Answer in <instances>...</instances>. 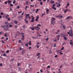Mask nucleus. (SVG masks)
Returning <instances> with one entry per match:
<instances>
[{
	"label": "nucleus",
	"mask_w": 73,
	"mask_h": 73,
	"mask_svg": "<svg viewBox=\"0 0 73 73\" xmlns=\"http://www.w3.org/2000/svg\"><path fill=\"white\" fill-rule=\"evenodd\" d=\"M5 24H6V25H4V26L2 25L1 27H3V28H4V30H6V31H8V29L7 30V29H5V28L4 27H7V28H9V26H8V25H9V23H8L7 22H6L5 23Z\"/></svg>",
	"instance_id": "1"
},
{
	"label": "nucleus",
	"mask_w": 73,
	"mask_h": 73,
	"mask_svg": "<svg viewBox=\"0 0 73 73\" xmlns=\"http://www.w3.org/2000/svg\"><path fill=\"white\" fill-rule=\"evenodd\" d=\"M54 20H56V19L54 18H52V19H51V24L52 25H54V24H53V21H54Z\"/></svg>",
	"instance_id": "2"
},
{
	"label": "nucleus",
	"mask_w": 73,
	"mask_h": 73,
	"mask_svg": "<svg viewBox=\"0 0 73 73\" xmlns=\"http://www.w3.org/2000/svg\"><path fill=\"white\" fill-rule=\"evenodd\" d=\"M39 19V17H36V19H35V21H38V20Z\"/></svg>",
	"instance_id": "3"
},
{
	"label": "nucleus",
	"mask_w": 73,
	"mask_h": 73,
	"mask_svg": "<svg viewBox=\"0 0 73 73\" xmlns=\"http://www.w3.org/2000/svg\"><path fill=\"white\" fill-rule=\"evenodd\" d=\"M72 19V16H69V17H68L67 18H66V19Z\"/></svg>",
	"instance_id": "4"
},
{
	"label": "nucleus",
	"mask_w": 73,
	"mask_h": 73,
	"mask_svg": "<svg viewBox=\"0 0 73 73\" xmlns=\"http://www.w3.org/2000/svg\"><path fill=\"white\" fill-rule=\"evenodd\" d=\"M21 35H22V37L23 38H24V33H21Z\"/></svg>",
	"instance_id": "5"
},
{
	"label": "nucleus",
	"mask_w": 73,
	"mask_h": 73,
	"mask_svg": "<svg viewBox=\"0 0 73 73\" xmlns=\"http://www.w3.org/2000/svg\"><path fill=\"white\" fill-rule=\"evenodd\" d=\"M72 37L73 36V33H71L69 35V37L70 36Z\"/></svg>",
	"instance_id": "6"
},
{
	"label": "nucleus",
	"mask_w": 73,
	"mask_h": 73,
	"mask_svg": "<svg viewBox=\"0 0 73 73\" xmlns=\"http://www.w3.org/2000/svg\"><path fill=\"white\" fill-rule=\"evenodd\" d=\"M63 28V29H66V28L65 27V25H62Z\"/></svg>",
	"instance_id": "7"
},
{
	"label": "nucleus",
	"mask_w": 73,
	"mask_h": 73,
	"mask_svg": "<svg viewBox=\"0 0 73 73\" xmlns=\"http://www.w3.org/2000/svg\"><path fill=\"white\" fill-rule=\"evenodd\" d=\"M8 5H9L10 4V3H12V2L10 1H8Z\"/></svg>",
	"instance_id": "8"
},
{
	"label": "nucleus",
	"mask_w": 73,
	"mask_h": 73,
	"mask_svg": "<svg viewBox=\"0 0 73 73\" xmlns=\"http://www.w3.org/2000/svg\"><path fill=\"white\" fill-rule=\"evenodd\" d=\"M27 19L24 20L25 21L26 23H28V21H27Z\"/></svg>",
	"instance_id": "9"
},
{
	"label": "nucleus",
	"mask_w": 73,
	"mask_h": 73,
	"mask_svg": "<svg viewBox=\"0 0 73 73\" xmlns=\"http://www.w3.org/2000/svg\"><path fill=\"white\" fill-rule=\"evenodd\" d=\"M50 2L51 4H54V1H53L52 0L50 1Z\"/></svg>",
	"instance_id": "10"
},
{
	"label": "nucleus",
	"mask_w": 73,
	"mask_h": 73,
	"mask_svg": "<svg viewBox=\"0 0 73 73\" xmlns=\"http://www.w3.org/2000/svg\"><path fill=\"white\" fill-rule=\"evenodd\" d=\"M9 15H8V14L6 16V18L7 19H8V17H9Z\"/></svg>",
	"instance_id": "11"
},
{
	"label": "nucleus",
	"mask_w": 73,
	"mask_h": 73,
	"mask_svg": "<svg viewBox=\"0 0 73 73\" xmlns=\"http://www.w3.org/2000/svg\"><path fill=\"white\" fill-rule=\"evenodd\" d=\"M63 37H64V40H67V39L66 38V37H65V35H64L63 36Z\"/></svg>",
	"instance_id": "12"
},
{
	"label": "nucleus",
	"mask_w": 73,
	"mask_h": 73,
	"mask_svg": "<svg viewBox=\"0 0 73 73\" xmlns=\"http://www.w3.org/2000/svg\"><path fill=\"white\" fill-rule=\"evenodd\" d=\"M61 6V5L60 3L58 4V5H57V7H60Z\"/></svg>",
	"instance_id": "13"
},
{
	"label": "nucleus",
	"mask_w": 73,
	"mask_h": 73,
	"mask_svg": "<svg viewBox=\"0 0 73 73\" xmlns=\"http://www.w3.org/2000/svg\"><path fill=\"white\" fill-rule=\"evenodd\" d=\"M69 11V9H66L65 10L64 12V13H66V11Z\"/></svg>",
	"instance_id": "14"
},
{
	"label": "nucleus",
	"mask_w": 73,
	"mask_h": 73,
	"mask_svg": "<svg viewBox=\"0 0 73 73\" xmlns=\"http://www.w3.org/2000/svg\"><path fill=\"white\" fill-rule=\"evenodd\" d=\"M14 23H15V24H17V23H18V21H14Z\"/></svg>",
	"instance_id": "15"
},
{
	"label": "nucleus",
	"mask_w": 73,
	"mask_h": 73,
	"mask_svg": "<svg viewBox=\"0 0 73 73\" xmlns=\"http://www.w3.org/2000/svg\"><path fill=\"white\" fill-rule=\"evenodd\" d=\"M3 56H4L5 57H7V54H4L2 55Z\"/></svg>",
	"instance_id": "16"
},
{
	"label": "nucleus",
	"mask_w": 73,
	"mask_h": 73,
	"mask_svg": "<svg viewBox=\"0 0 73 73\" xmlns=\"http://www.w3.org/2000/svg\"><path fill=\"white\" fill-rule=\"evenodd\" d=\"M55 6H56V5H55V4H54L53 5V7H52V8H54V7H55Z\"/></svg>",
	"instance_id": "17"
},
{
	"label": "nucleus",
	"mask_w": 73,
	"mask_h": 73,
	"mask_svg": "<svg viewBox=\"0 0 73 73\" xmlns=\"http://www.w3.org/2000/svg\"><path fill=\"white\" fill-rule=\"evenodd\" d=\"M29 1H26V5H28V3H29Z\"/></svg>",
	"instance_id": "18"
},
{
	"label": "nucleus",
	"mask_w": 73,
	"mask_h": 73,
	"mask_svg": "<svg viewBox=\"0 0 73 73\" xmlns=\"http://www.w3.org/2000/svg\"><path fill=\"white\" fill-rule=\"evenodd\" d=\"M21 65V63H18L17 65L18 66H20V65Z\"/></svg>",
	"instance_id": "19"
},
{
	"label": "nucleus",
	"mask_w": 73,
	"mask_h": 73,
	"mask_svg": "<svg viewBox=\"0 0 73 73\" xmlns=\"http://www.w3.org/2000/svg\"><path fill=\"white\" fill-rule=\"evenodd\" d=\"M28 43H26V44H25V46H27V47H28Z\"/></svg>",
	"instance_id": "20"
},
{
	"label": "nucleus",
	"mask_w": 73,
	"mask_h": 73,
	"mask_svg": "<svg viewBox=\"0 0 73 73\" xmlns=\"http://www.w3.org/2000/svg\"><path fill=\"white\" fill-rule=\"evenodd\" d=\"M57 38H60V35H57Z\"/></svg>",
	"instance_id": "21"
},
{
	"label": "nucleus",
	"mask_w": 73,
	"mask_h": 73,
	"mask_svg": "<svg viewBox=\"0 0 73 73\" xmlns=\"http://www.w3.org/2000/svg\"><path fill=\"white\" fill-rule=\"evenodd\" d=\"M37 26L38 27H40L41 26V25L40 24H38L37 25Z\"/></svg>",
	"instance_id": "22"
},
{
	"label": "nucleus",
	"mask_w": 73,
	"mask_h": 73,
	"mask_svg": "<svg viewBox=\"0 0 73 73\" xmlns=\"http://www.w3.org/2000/svg\"><path fill=\"white\" fill-rule=\"evenodd\" d=\"M40 4L41 5H42V2H41L40 3Z\"/></svg>",
	"instance_id": "23"
},
{
	"label": "nucleus",
	"mask_w": 73,
	"mask_h": 73,
	"mask_svg": "<svg viewBox=\"0 0 73 73\" xmlns=\"http://www.w3.org/2000/svg\"><path fill=\"white\" fill-rule=\"evenodd\" d=\"M40 54V53H38L36 55V56H39Z\"/></svg>",
	"instance_id": "24"
},
{
	"label": "nucleus",
	"mask_w": 73,
	"mask_h": 73,
	"mask_svg": "<svg viewBox=\"0 0 73 73\" xmlns=\"http://www.w3.org/2000/svg\"><path fill=\"white\" fill-rule=\"evenodd\" d=\"M15 3H16V1L14 0L13 2V4H15Z\"/></svg>",
	"instance_id": "25"
},
{
	"label": "nucleus",
	"mask_w": 73,
	"mask_h": 73,
	"mask_svg": "<svg viewBox=\"0 0 73 73\" xmlns=\"http://www.w3.org/2000/svg\"><path fill=\"white\" fill-rule=\"evenodd\" d=\"M29 15H30V14H28L26 15V16H28V17L29 16Z\"/></svg>",
	"instance_id": "26"
},
{
	"label": "nucleus",
	"mask_w": 73,
	"mask_h": 73,
	"mask_svg": "<svg viewBox=\"0 0 73 73\" xmlns=\"http://www.w3.org/2000/svg\"><path fill=\"white\" fill-rule=\"evenodd\" d=\"M64 49V47H62V48L61 49V50H63V49Z\"/></svg>",
	"instance_id": "27"
},
{
	"label": "nucleus",
	"mask_w": 73,
	"mask_h": 73,
	"mask_svg": "<svg viewBox=\"0 0 73 73\" xmlns=\"http://www.w3.org/2000/svg\"><path fill=\"white\" fill-rule=\"evenodd\" d=\"M34 21H35L34 20H32L31 21V22L32 23H33Z\"/></svg>",
	"instance_id": "28"
},
{
	"label": "nucleus",
	"mask_w": 73,
	"mask_h": 73,
	"mask_svg": "<svg viewBox=\"0 0 73 73\" xmlns=\"http://www.w3.org/2000/svg\"><path fill=\"white\" fill-rule=\"evenodd\" d=\"M19 41L18 42H19V43H21V40H19Z\"/></svg>",
	"instance_id": "29"
},
{
	"label": "nucleus",
	"mask_w": 73,
	"mask_h": 73,
	"mask_svg": "<svg viewBox=\"0 0 73 73\" xmlns=\"http://www.w3.org/2000/svg\"><path fill=\"white\" fill-rule=\"evenodd\" d=\"M50 68V66H47V68Z\"/></svg>",
	"instance_id": "30"
},
{
	"label": "nucleus",
	"mask_w": 73,
	"mask_h": 73,
	"mask_svg": "<svg viewBox=\"0 0 73 73\" xmlns=\"http://www.w3.org/2000/svg\"><path fill=\"white\" fill-rule=\"evenodd\" d=\"M31 30H32V31H34V30H35V29L34 28H32Z\"/></svg>",
	"instance_id": "31"
},
{
	"label": "nucleus",
	"mask_w": 73,
	"mask_h": 73,
	"mask_svg": "<svg viewBox=\"0 0 73 73\" xmlns=\"http://www.w3.org/2000/svg\"><path fill=\"white\" fill-rule=\"evenodd\" d=\"M3 66V64L1 63L0 64V66Z\"/></svg>",
	"instance_id": "32"
},
{
	"label": "nucleus",
	"mask_w": 73,
	"mask_h": 73,
	"mask_svg": "<svg viewBox=\"0 0 73 73\" xmlns=\"http://www.w3.org/2000/svg\"><path fill=\"white\" fill-rule=\"evenodd\" d=\"M60 15H59L57 16H56V17H60Z\"/></svg>",
	"instance_id": "33"
},
{
	"label": "nucleus",
	"mask_w": 73,
	"mask_h": 73,
	"mask_svg": "<svg viewBox=\"0 0 73 73\" xmlns=\"http://www.w3.org/2000/svg\"><path fill=\"white\" fill-rule=\"evenodd\" d=\"M10 7H13V4H10Z\"/></svg>",
	"instance_id": "34"
},
{
	"label": "nucleus",
	"mask_w": 73,
	"mask_h": 73,
	"mask_svg": "<svg viewBox=\"0 0 73 73\" xmlns=\"http://www.w3.org/2000/svg\"><path fill=\"white\" fill-rule=\"evenodd\" d=\"M9 27H12L13 26H12V25H9Z\"/></svg>",
	"instance_id": "35"
},
{
	"label": "nucleus",
	"mask_w": 73,
	"mask_h": 73,
	"mask_svg": "<svg viewBox=\"0 0 73 73\" xmlns=\"http://www.w3.org/2000/svg\"><path fill=\"white\" fill-rule=\"evenodd\" d=\"M0 15H3L4 14H3V13H0Z\"/></svg>",
	"instance_id": "36"
},
{
	"label": "nucleus",
	"mask_w": 73,
	"mask_h": 73,
	"mask_svg": "<svg viewBox=\"0 0 73 73\" xmlns=\"http://www.w3.org/2000/svg\"><path fill=\"white\" fill-rule=\"evenodd\" d=\"M7 20L8 21H10V18H9L8 19H7Z\"/></svg>",
	"instance_id": "37"
},
{
	"label": "nucleus",
	"mask_w": 73,
	"mask_h": 73,
	"mask_svg": "<svg viewBox=\"0 0 73 73\" xmlns=\"http://www.w3.org/2000/svg\"><path fill=\"white\" fill-rule=\"evenodd\" d=\"M44 15H45V13H44L43 14H42V17L43 16H44Z\"/></svg>",
	"instance_id": "38"
},
{
	"label": "nucleus",
	"mask_w": 73,
	"mask_h": 73,
	"mask_svg": "<svg viewBox=\"0 0 73 73\" xmlns=\"http://www.w3.org/2000/svg\"><path fill=\"white\" fill-rule=\"evenodd\" d=\"M48 37H47V39H45V40H47L46 41H48Z\"/></svg>",
	"instance_id": "39"
},
{
	"label": "nucleus",
	"mask_w": 73,
	"mask_h": 73,
	"mask_svg": "<svg viewBox=\"0 0 73 73\" xmlns=\"http://www.w3.org/2000/svg\"><path fill=\"white\" fill-rule=\"evenodd\" d=\"M7 3H8V2H7V1H6V2L4 3V4H7Z\"/></svg>",
	"instance_id": "40"
},
{
	"label": "nucleus",
	"mask_w": 73,
	"mask_h": 73,
	"mask_svg": "<svg viewBox=\"0 0 73 73\" xmlns=\"http://www.w3.org/2000/svg\"><path fill=\"white\" fill-rule=\"evenodd\" d=\"M7 53H9V51H7L6 52Z\"/></svg>",
	"instance_id": "41"
},
{
	"label": "nucleus",
	"mask_w": 73,
	"mask_h": 73,
	"mask_svg": "<svg viewBox=\"0 0 73 73\" xmlns=\"http://www.w3.org/2000/svg\"><path fill=\"white\" fill-rule=\"evenodd\" d=\"M22 49L23 48H22L21 47H19V50H22Z\"/></svg>",
	"instance_id": "42"
},
{
	"label": "nucleus",
	"mask_w": 73,
	"mask_h": 73,
	"mask_svg": "<svg viewBox=\"0 0 73 73\" xmlns=\"http://www.w3.org/2000/svg\"><path fill=\"white\" fill-rule=\"evenodd\" d=\"M30 7H35V6L34 5H31Z\"/></svg>",
	"instance_id": "43"
},
{
	"label": "nucleus",
	"mask_w": 73,
	"mask_h": 73,
	"mask_svg": "<svg viewBox=\"0 0 73 73\" xmlns=\"http://www.w3.org/2000/svg\"><path fill=\"white\" fill-rule=\"evenodd\" d=\"M73 42H70V45H72V44H73Z\"/></svg>",
	"instance_id": "44"
},
{
	"label": "nucleus",
	"mask_w": 73,
	"mask_h": 73,
	"mask_svg": "<svg viewBox=\"0 0 73 73\" xmlns=\"http://www.w3.org/2000/svg\"><path fill=\"white\" fill-rule=\"evenodd\" d=\"M18 13L19 14L21 13H22V11H21L20 12H19V11H18Z\"/></svg>",
	"instance_id": "45"
},
{
	"label": "nucleus",
	"mask_w": 73,
	"mask_h": 73,
	"mask_svg": "<svg viewBox=\"0 0 73 73\" xmlns=\"http://www.w3.org/2000/svg\"><path fill=\"white\" fill-rule=\"evenodd\" d=\"M40 71L41 73H42V70H40Z\"/></svg>",
	"instance_id": "46"
},
{
	"label": "nucleus",
	"mask_w": 73,
	"mask_h": 73,
	"mask_svg": "<svg viewBox=\"0 0 73 73\" xmlns=\"http://www.w3.org/2000/svg\"><path fill=\"white\" fill-rule=\"evenodd\" d=\"M55 58H57V55H56L54 56Z\"/></svg>",
	"instance_id": "47"
},
{
	"label": "nucleus",
	"mask_w": 73,
	"mask_h": 73,
	"mask_svg": "<svg viewBox=\"0 0 73 73\" xmlns=\"http://www.w3.org/2000/svg\"><path fill=\"white\" fill-rule=\"evenodd\" d=\"M34 19H35V17H33L32 18V20H33Z\"/></svg>",
	"instance_id": "48"
},
{
	"label": "nucleus",
	"mask_w": 73,
	"mask_h": 73,
	"mask_svg": "<svg viewBox=\"0 0 73 73\" xmlns=\"http://www.w3.org/2000/svg\"><path fill=\"white\" fill-rule=\"evenodd\" d=\"M8 40V38H6V40H6V41H7V40Z\"/></svg>",
	"instance_id": "49"
},
{
	"label": "nucleus",
	"mask_w": 73,
	"mask_h": 73,
	"mask_svg": "<svg viewBox=\"0 0 73 73\" xmlns=\"http://www.w3.org/2000/svg\"><path fill=\"white\" fill-rule=\"evenodd\" d=\"M4 36H5V37H7V34H5L4 35Z\"/></svg>",
	"instance_id": "50"
},
{
	"label": "nucleus",
	"mask_w": 73,
	"mask_h": 73,
	"mask_svg": "<svg viewBox=\"0 0 73 73\" xmlns=\"http://www.w3.org/2000/svg\"><path fill=\"white\" fill-rule=\"evenodd\" d=\"M39 10H40L39 9H36V11H37L38 12V11H39Z\"/></svg>",
	"instance_id": "51"
},
{
	"label": "nucleus",
	"mask_w": 73,
	"mask_h": 73,
	"mask_svg": "<svg viewBox=\"0 0 73 73\" xmlns=\"http://www.w3.org/2000/svg\"><path fill=\"white\" fill-rule=\"evenodd\" d=\"M17 9H19V8H20V7H19V6H18L17 7Z\"/></svg>",
	"instance_id": "52"
},
{
	"label": "nucleus",
	"mask_w": 73,
	"mask_h": 73,
	"mask_svg": "<svg viewBox=\"0 0 73 73\" xmlns=\"http://www.w3.org/2000/svg\"><path fill=\"white\" fill-rule=\"evenodd\" d=\"M59 53L60 54H63V53H62L61 52H60Z\"/></svg>",
	"instance_id": "53"
},
{
	"label": "nucleus",
	"mask_w": 73,
	"mask_h": 73,
	"mask_svg": "<svg viewBox=\"0 0 73 73\" xmlns=\"http://www.w3.org/2000/svg\"><path fill=\"white\" fill-rule=\"evenodd\" d=\"M60 18H62V16L60 15Z\"/></svg>",
	"instance_id": "54"
},
{
	"label": "nucleus",
	"mask_w": 73,
	"mask_h": 73,
	"mask_svg": "<svg viewBox=\"0 0 73 73\" xmlns=\"http://www.w3.org/2000/svg\"><path fill=\"white\" fill-rule=\"evenodd\" d=\"M53 9L54 10H56V8L54 7Z\"/></svg>",
	"instance_id": "55"
},
{
	"label": "nucleus",
	"mask_w": 73,
	"mask_h": 73,
	"mask_svg": "<svg viewBox=\"0 0 73 73\" xmlns=\"http://www.w3.org/2000/svg\"><path fill=\"white\" fill-rule=\"evenodd\" d=\"M29 20L31 19V17H29Z\"/></svg>",
	"instance_id": "56"
},
{
	"label": "nucleus",
	"mask_w": 73,
	"mask_h": 73,
	"mask_svg": "<svg viewBox=\"0 0 73 73\" xmlns=\"http://www.w3.org/2000/svg\"><path fill=\"white\" fill-rule=\"evenodd\" d=\"M58 73H61V71H60L58 72Z\"/></svg>",
	"instance_id": "57"
},
{
	"label": "nucleus",
	"mask_w": 73,
	"mask_h": 73,
	"mask_svg": "<svg viewBox=\"0 0 73 73\" xmlns=\"http://www.w3.org/2000/svg\"><path fill=\"white\" fill-rule=\"evenodd\" d=\"M2 18V16H1V15H0V19H1Z\"/></svg>",
	"instance_id": "58"
},
{
	"label": "nucleus",
	"mask_w": 73,
	"mask_h": 73,
	"mask_svg": "<svg viewBox=\"0 0 73 73\" xmlns=\"http://www.w3.org/2000/svg\"><path fill=\"white\" fill-rule=\"evenodd\" d=\"M38 27L37 26V27H36V29H38Z\"/></svg>",
	"instance_id": "59"
},
{
	"label": "nucleus",
	"mask_w": 73,
	"mask_h": 73,
	"mask_svg": "<svg viewBox=\"0 0 73 73\" xmlns=\"http://www.w3.org/2000/svg\"><path fill=\"white\" fill-rule=\"evenodd\" d=\"M2 43H4V42L3 41V40H2Z\"/></svg>",
	"instance_id": "60"
},
{
	"label": "nucleus",
	"mask_w": 73,
	"mask_h": 73,
	"mask_svg": "<svg viewBox=\"0 0 73 73\" xmlns=\"http://www.w3.org/2000/svg\"><path fill=\"white\" fill-rule=\"evenodd\" d=\"M57 32H60V30H57Z\"/></svg>",
	"instance_id": "61"
},
{
	"label": "nucleus",
	"mask_w": 73,
	"mask_h": 73,
	"mask_svg": "<svg viewBox=\"0 0 73 73\" xmlns=\"http://www.w3.org/2000/svg\"><path fill=\"white\" fill-rule=\"evenodd\" d=\"M1 38H2V39H4V37H1Z\"/></svg>",
	"instance_id": "62"
},
{
	"label": "nucleus",
	"mask_w": 73,
	"mask_h": 73,
	"mask_svg": "<svg viewBox=\"0 0 73 73\" xmlns=\"http://www.w3.org/2000/svg\"><path fill=\"white\" fill-rule=\"evenodd\" d=\"M37 45H38V44H40L39 43V42H37Z\"/></svg>",
	"instance_id": "63"
},
{
	"label": "nucleus",
	"mask_w": 73,
	"mask_h": 73,
	"mask_svg": "<svg viewBox=\"0 0 73 73\" xmlns=\"http://www.w3.org/2000/svg\"><path fill=\"white\" fill-rule=\"evenodd\" d=\"M23 27L24 28V29H25V26L23 25Z\"/></svg>",
	"instance_id": "64"
}]
</instances>
